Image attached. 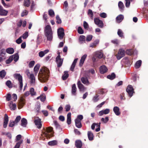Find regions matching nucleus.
I'll return each mask as SVG.
<instances>
[{
	"mask_svg": "<svg viewBox=\"0 0 148 148\" xmlns=\"http://www.w3.org/2000/svg\"><path fill=\"white\" fill-rule=\"evenodd\" d=\"M23 142V140H21L16 143V145L14 147V148H19L21 144Z\"/></svg>",
	"mask_w": 148,
	"mask_h": 148,
	"instance_id": "obj_38",
	"label": "nucleus"
},
{
	"mask_svg": "<svg viewBox=\"0 0 148 148\" xmlns=\"http://www.w3.org/2000/svg\"><path fill=\"white\" fill-rule=\"evenodd\" d=\"M13 76L18 81L19 88L20 90H21L23 86L22 76L19 73H15L14 75Z\"/></svg>",
	"mask_w": 148,
	"mask_h": 148,
	"instance_id": "obj_3",
	"label": "nucleus"
},
{
	"mask_svg": "<svg viewBox=\"0 0 148 148\" xmlns=\"http://www.w3.org/2000/svg\"><path fill=\"white\" fill-rule=\"evenodd\" d=\"M88 14L91 19H93L94 14L92 11L91 10L88 9Z\"/></svg>",
	"mask_w": 148,
	"mask_h": 148,
	"instance_id": "obj_33",
	"label": "nucleus"
},
{
	"mask_svg": "<svg viewBox=\"0 0 148 148\" xmlns=\"http://www.w3.org/2000/svg\"><path fill=\"white\" fill-rule=\"evenodd\" d=\"M6 84L9 88H10L12 87V84L10 80L7 81L6 82Z\"/></svg>",
	"mask_w": 148,
	"mask_h": 148,
	"instance_id": "obj_47",
	"label": "nucleus"
},
{
	"mask_svg": "<svg viewBox=\"0 0 148 148\" xmlns=\"http://www.w3.org/2000/svg\"><path fill=\"white\" fill-rule=\"evenodd\" d=\"M109 118L108 116L105 117V119L102 118L101 119V121L104 123H106L109 121Z\"/></svg>",
	"mask_w": 148,
	"mask_h": 148,
	"instance_id": "obj_43",
	"label": "nucleus"
},
{
	"mask_svg": "<svg viewBox=\"0 0 148 148\" xmlns=\"http://www.w3.org/2000/svg\"><path fill=\"white\" fill-rule=\"evenodd\" d=\"M118 6L119 8L121 9H123L124 7L123 3L121 1L119 2Z\"/></svg>",
	"mask_w": 148,
	"mask_h": 148,
	"instance_id": "obj_53",
	"label": "nucleus"
},
{
	"mask_svg": "<svg viewBox=\"0 0 148 148\" xmlns=\"http://www.w3.org/2000/svg\"><path fill=\"white\" fill-rule=\"evenodd\" d=\"M92 36L91 35H88L86 38V40L87 41H91L92 38Z\"/></svg>",
	"mask_w": 148,
	"mask_h": 148,
	"instance_id": "obj_57",
	"label": "nucleus"
},
{
	"mask_svg": "<svg viewBox=\"0 0 148 148\" xmlns=\"http://www.w3.org/2000/svg\"><path fill=\"white\" fill-rule=\"evenodd\" d=\"M77 84L80 91L84 92L86 89V88L81 83L80 81L77 82Z\"/></svg>",
	"mask_w": 148,
	"mask_h": 148,
	"instance_id": "obj_10",
	"label": "nucleus"
},
{
	"mask_svg": "<svg viewBox=\"0 0 148 148\" xmlns=\"http://www.w3.org/2000/svg\"><path fill=\"white\" fill-rule=\"evenodd\" d=\"M118 35L119 36L121 37H123V33L122 31L120 29H119L118 30L117 32Z\"/></svg>",
	"mask_w": 148,
	"mask_h": 148,
	"instance_id": "obj_42",
	"label": "nucleus"
},
{
	"mask_svg": "<svg viewBox=\"0 0 148 148\" xmlns=\"http://www.w3.org/2000/svg\"><path fill=\"white\" fill-rule=\"evenodd\" d=\"M35 62L34 61H32L29 62V67L30 68L32 67L34 65Z\"/></svg>",
	"mask_w": 148,
	"mask_h": 148,
	"instance_id": "obj_59",
	"label": "nucleus"
},
{
	"mask_svg": "<svg viewBox=\"0 0 148 148\" xmlns=\"http://www.w3.org/2000/svg\"><path fill=\"white\" fill-rule=\"evenodd\" d=\"M13 60L12 56H11L8 59L6 60L5 62L7 64H9Z\"/></svg>",
	"mask_w": 148,
	"mask_h": 148,
	"instance_id": "obj_46",
	"label": "nucleus"
},
{
	"mask_svg": "<svg viewBox=\"0 0 148 148\" xmlns=\"http://www.w3.org/2000/svg\"><path fill=\"white\" fill-rule=\"evenodd\" d=\"M15 124L14 121H10V123L9 124L8 126L9 127H13L14 125H15Z\"/></svg>",
	"mask_w": 148,
	"mask_h": 148,
	"instance_id": "obj_54",
	"label": "nucleus"
},
{
	"mask_svg": "<svg viewBox=\"0 0 148 148\" xmlns=\"http://www.w3.org/2000/svg\"><path fill=\"white\" fill-rule=\"evenodd\" d=\"M43 130L44 132L42 131V133L47 138H50L51 137H52V136L51 134H49V133L51 132L53 130V128L52 127H49L46 128V129L44 128Z\"/></svg>",
	"mask_w": 148,
	"mask_h": 148,
	"instance_id": "obj_4",
	"label": "nucleus"
},
{
	"mask_svg": "<svg viewBox=\"0 0 148 148\" xmlns=\"http://www.w3.org/2000/svg\"><path fill=\"white\" fill-rule=\"evenodd\" d=\"M119 108L117 106H115L114 107L113 110L116 115L117 116L119 115L121 113L119 111Z\"/></svg>",
	"mask_w": 148,
	"mask_h": 148,
	"instance_id": "obj_21",
	"label": "nucleus"
},
{
	"mask_svg": "<svg viewBox=\"0 0 148 148\" xmlns=\"http://www.w3.org/2000/svg\"><path fill=\"white\" fill-rule=\"evenodd\" d=\"M11 94L10 93L8 94L6 97V100L8 101H10L11 100Z\"/></svg>",
	"mask_w": 148,
	"mask_h": 148,
	"instance_id": "obj_60",
	"label": "nucleus"
},
{
	"mask_svg": "<svg viewBox=\"0 0 148 148\" xmlns=\"http://www.w3.org/2000/svg\"><path fill=\"white\" fill-rule=\"evenodd\" d=\"M65 110L66 112H68L71 109V106L69 104L66 105L65 107Z\"/></svg>",
	"mask_w": 148,
	"mask_h": 148,
	"instance_id": "obj_55",
	"label": "nucleus"
},
{
	"mask_svg": "<svg viewBox=\"0 0 148 148\" xmlns=\"http://www.w3.org/2000/svg\"><path fill=\"white\" fill-rule=\"evenodd\" d=\"M75 125L76 126L79 128H81L82 127V125L81 123V121L78 119L75 120Z\"/></svg>",
	"mask_w": 148,
	"mask_h": 148,
	"instance_id": "obj_22",
	"label": "nucleus"
},
{
	"mask_svg": "<svg viewBox=\"0 0 148 148\" xmlns=\"http://www.w3.org/2000/svg\"><path fill=\"white\" fill-rule=\"evenodd\" d=\"M44 33L47 40L52 41L53 38V32L50 25H47L45 27Z\"/></svg>",
	"mask_w": 148,
	"mask_h": 148,
	"instance_id": "obj_2",
	"label": "nucleus"
},
{
	"mask_svg": "<svg viewBox=\"0 0 148 148\" xmlns=\"http://www.w3.org/2000/svg\"><path fill=\"white\" fill-rule=\"evenodd\" d=\"M144 17L148 20V7L146 8L143 13Z\"/></svg>",
	"mask_w": 148,
	"mask_h": 148,
	"instance_id": "obj_36",
	"label": "nucleus"
},
{
	"mask_svg": "<svg viewBox=\"0 0 148 148\" xmlns=\"http://www.w3.org/2000/svg\"><path fill=\"white\" fill-rule=\"evenodd\" d=\"M94 22L97 25L98 27L100 28L103 27V24L102 21L100 20L97 18H94Z\"/></svg>",
	"mask_w": 148,
	"mask_h": 148,
	"instance_id": "obj_9",
	"label": "nucleus"
},
{
	"mask_svg": "<svg viewBox=\"0 0 148 148\" xmlns=\"http://www.w3.org/2000/svg\"><path fill=\"white\" fill-rule=\"evenodd\" d=\"M56 19L57 20V21L56 22V23L57 24H61V23L62 21L58 15H57L56 16Z\"/></svg>",
	"mask_w": 148,
	"mask_h": 148,
	"instance_id": "obj_48",
	"label": "nucleus"
},
{
	"mask_svg": "<svg viewBox=\"0 0 148 148\" xmlns=\"http://www.w3.org/2000/svg\"><path fill=\"white\" fill-rule=\"evenodd\" d=\"M9 106L11 110H15L16 108V105L13 103L12 101H10L9 103Z\"/></svg>",
	"mask_w": 148,
	"mask_h": 148,
	"instance_id": "obj_17",
	"label": "nucleus"
},
{
	"mask_svg": "<svg viewBox=\"0 0 148 148\" xmlns=\"http://www.w3.org/2000/svg\"><path fill=\"white\" fill-rule=\"evenodd\" d=\"M28 13V12L26 10H25L21 14V16L22 17H23L27 15V14Z\"/></svg>",
	"mask_w": 148,
	"mask_h": 148,
	"instance_id": "obj_58",
	"label": "nucleus"
},
{
	"mask_svg": "<svg viewBox=\"0 0 148 148\" xmlns=\"http://www.w3.org/2000/svg\"><path fill=\"white\" fill-rule=\"evenodd\" d=\"M8 12L3 9V7L0 5V15L2 16H6L8 14Z\"/></svg>",
	"mask_w": 148,
	"mask_h": 148,
	"instance_id": "obj_13",
	"label": "nucleus"
},
{
	"mask_svg": "<svg viewBox=\"0 0 148 148\" xmlns=\"http://www.w3.org/2000/svg\"><path fill=\"white\" fill-rule=\"evenodd\" d=\"M108 71L107 68L104 65L101 66L100 69V73L101 74H104L106 73Z\"/></svg>",
	"mask_w": 148,
	"mask_h": 148,
	"instance_id": "obj_16",
	"label": "nucleus"
},
{
	"mask_svg": "<svg viewBox=\"0 0 148 148\" xmlns=\"http://www.w3.org/2000/svg\"><path fill=\"white\" fill-rule=\"evenodd\" d=\"M83 26L85 29H87L89 28V25L88 23L85 21L84 22Z\"/></svg>",
	"mask_w": 148,
	"mask_h": 148,
	"instance_id": "obj_52",
	"label": "nucleus"
},
{
	"mask_svg": "<svg viewBox=\"0 0 148 148\" xmlns=\"http://www.w3.org/2000/svg\"><path fill=\"white\" fill-rule=\"evenodd\" d=\"M69 76L68 72L65 71L64 72V74L62 76V79L64 80H65L67 79Z\"/></svg>",
	"mask_w": 148,
	"mask_h": 148,
	"instance_id": "obj_26",
	"label": "nucleus"
},
{
	"mask_svg": "<svg viewBox=\"0 0 148 148\" xmlns=\"http://www.w3.org/2000/svg\"><path fill=\"white\" fill-rule=\"evenodd\" d=\"M57 141L56 140H53L48 142V144L50 146H54L56 145Z\"/></svg>",
	"mask_w": 148,
	"mask_h": 148,
	"instance_id": "obj_34",
	"label": "nucleus"
},
{
	"mask_svg": "<svg viewBox=\"0 0 148 148\" xmlns=\"http://www.w3.org/2000/svg\"><path fill=\"white\" fill-rule=\"evenodd\" d=\"M24 96L21 97L20 102L18 103V108L19 109L22 108L25 104V99L23 98Z\"/></svg>",
	"mask_w": 148,
	"mask_h": 148,
	"instance_id": "obj_11",
	"label": "nucleus"
},
{
	"mask_svg": "<svg viewBox=\"0 0 148 148\" xmlns=\"http://www.w3.org/2000/svg\"><path fill=\"white\" fill-rule=\"evenodd\" d=\"M49 70L47 68L44 67L41 69L38 75L39 80L41 83H45L48 80L49 77Z\"/></svg>",
	"mask_w": 148,
	"mask_h": 148,
	"instance_id": "obj_1",
	"label": "nucleus"
},
{
	"mask_svg": "<svg viewBox=\"0 0 148 148\" xmlns=\"http://www.w3.org/2000/svg\"><path fill=\"white\" fill-rule=\"evenodd\" d=\"M40 100L42 102L44 101L46 99V97L45 95H40Z\"/></svg>",
	"mask_w": 148,
	"mask_h": 148,
	"instance_id": "obj_61",
	"label": "nucleus"
},
{
	"mask_svg": "<svg viewBox=\"0 0 148 148\" xmlns=\"http://www.w3.org/2000/svg\"><path fill=\"white\" fill-rule=\"evenodd\" d=\"M6 73L4 70L0 71V77L3 78L6 75Z\"/></svg>",
	"mask_w": 148,
	"mask_h": 148,
	"instance_id": "obj_39",
	"label": "nucleus"
},
{
	"mask_svg": "<svg viewBox=\"0 0 148 148\" xmlns=\"http://www.w3.org/2000/svg\"><path fill=\"white\" fill-rule=\"evenodd\" d=\"M30 0H24L23 4L25 7H29L30 5Z\"/></svg>",
	"mask_w": 148,
	"mask_h": 148,
	"instance_id": "obj_28",
	"label": "nucleus"
},
{
	"mask_svg": "<svg viewBox=\"0 0 148 148\" xmlns=\"http://www.w3.org/2000/svg\"><path fill=\"white\" fill-rule=\"evenodd\" d=\"M125 51L122 49H120L117 55V58L118 60H120L125 55Z\"/></svg>",
	"mask_w": 148,
	"mask_h": 148,
	"instance_id": "obj_8",
	"label": "nucleus"
},
{
	"mask_svg": "<svg viewBox=\"0 0 148 148\" xmlns=\"http://www.w3.org/2000/svg\"><path fill=\"white\" fill-rule=\"evenodd\" d=\"M40 104H37V105L36 106V107L35 108V110L38 112H39L40 110Z\"/></svg>",
	"mask_w": 148,
	"mask_h": 148,
	"instance_id": "obj_51",
	"label": "nucleus"
},
{
	"mask_svg": "<svg viewBox=\"0 0 148 148\" xmlns=\"http://www.w3.org/2000/svg\"><path fill=\"white\" fill-rule=\"evenodd\" d=\"M81 80L83 84L86 85H89L91 84L88 81V78L86 76L82 77Z\"/></svg>",
	"mask_w": 148,
	"mask_h": 148,
	"instance_id": "obj_12",
	"label": "nucleus"
},
{
	"mask_svg": "<svg viewBox=\"0 0 148 148\" xmlns=\"http://www.w3.org/2000/svg\"><path fill=\"white\" fill-rule=\"evenodd\" d=\"M76 88L75 84H74L73 85L72 88L71 92L72 95H76Z\"/></svg>",
	"mask_w": 148,
	"mask_h": 148,
	"instance_id": "obj_24",
	"label": "nucleus"
},
{
	"mask_svg": "<svg viewBox=\"0 0 148 148\" xmlns=\"http://www.w3.org/2000/svg\"><path fill=\"white\" fill-rule=\"evenodd\" d=\"M54 123L56 126V128L57 129H60V125L58 123L57 121H54Z\"/></svg>",
	"mask_w": 148,
	"mask_h": 148,
	"instance_id": "obj_56",
	"label": "nucleus"
},
{
	"mask_svg": "<svg viewBox=\"0 0 148 148\" xmlns=\"http://www.w3.org/2000/svg\"><path fill=\"white\" fill-rule=\"evenodd\" d=\"M124 17L122 15H119L116 18V21L117 23H120L123 20Z\"/></svg>",
	"mask_w": 148,
	"mask_h": 148,
	"instance_id": "obj_25",
	"label": "nucleus"
},
{
	"mask_svg": "<svg viewBox=\"0 0 148 148\" xmlns=\"http://www.w3.org/2000/svg\"><path fill=\"white\" fill-rule=\"evenodd\" d=\"M77 32L78 33L80 34H82L84 33V31L81 27L80 26L78 27L77 29Z\"/></svg>",
	"mask_w": 148,
	"mask_h": 148,
	"instance_id": "obj_50",
	"label": "nucleus"
},
{
	"mask_svg": "<svg viewBox=\"0 0 148 148\" xmlns=\"http://www.w3.org/2000/svg\"><path fill=\"white\" fill-rule=\"evenodd\" d=\"M40 67V65L39 64H36L34 68V71H38Z\"/></svg>",
	"mask_w": 148,
	"mask_h": 148,
	"instance_id": "obj_49",
	"label": "nucleus"
},
{
	"mask_svg": "<svg viewBox=\"0 0 148 148\" xmlns=\"http://www.w3.org/2000/svg\"><path fill=\"white\" fill-rule=\"evenodd\" d=\"M28 36V33L27 32H25L23 35L22 37L23 38L25 39H26L27 38Z\"/></svg>",
	"mask_w": 148,
	"mask_h": 148,
	"instance_id": "obj_62",
	"label": "nucleus"
},
{
	"mask_svg": "<svg viewBox=\"0 0 148 148\" xmlns=\"http://www.w3.org/2000/svg\"><path fill=\"white\" fill-rule=\"evenodd\" d=\"M29 92L31 94V95L34 96L36 95V93L34 91V89L33 88H30Z\"/></svg>",
	"mask_w": 148,
	"mask_h": 148,
	"instance_id": "obj_44",
	"label": "nucleus"
},
{
	"mask_svg": "<svg viewBox=\"0 0 148 148\" xmlns=\"http://www.w3.org/2000/svg\"><path fill=\"white\" fill-rule=\"evenodd\" d=\"M21 125L23 127H26L27 124V122L26 119L25 118H23L21 120Z\"/></svg>",
	"mask_w": 148,
	"mask_h": 148,
	"instance_id": "obj_20",
	"label": "nucleus"
},
{
	"mask_svg": "<svg viewBox=\"0 0 148 148\" xmlns=\"http://www.w3.org/2000/svg\"><path fill=\"white\" fill-rule=\"evenodd\" d=\"M142 64V61L139 60L136 62L135 64V67L136 69H138L140 66Z\"/></svg>",
	"mask_w": 148,
	"mask_h": 148,
	"instance_id": "obj_32",
	"label": "nucleus"
},
{
	"mask_svg": "<svg viewBox=\"0 0 148 148\" xmlns=\"http://www.w3.org/2000/svg\"><path fill=\"white\" fill-rule=\"evenodd\" d=\"M34 123L38 128L40 129L41 127L42 124L41 123V119H39L35 120Z\"/></svg>",
	"mask_w": 148,
	"mask_h": 148,
	"instance_id": "obj_15",
	"label": "nucleus"
},
{
	"mask_svg": "<svg viewBox=\"0 0 148 148\" xmlns=\"http://www.w3.org/2000/svg\"><path fill=\"white\" fill-rule=\"evenodd\" d=\"M116 75L114 73H112L110 75H108L107 76V78L110 80H113L115 78Z\"/></svg>",
	"mask_w": 148,
	"mask_h": 148,
	"instance_id": "obj_30",
	"label": "nucleus"
},
{
	"mask_svg": "<svg viewBox=\"0 0 148 148\" xmlns=\"http://www.w3.org/2000/svg\"><path fill=\"white\" fill-rule=\"evenodd\" d=\"M29 78L30 79V83L32 84H35V78L34 74L33 73L31 74Z\"/></svg>",
	"mask_w": 148,
	"mask_h": 148,
	"instance_id": "obj_19",
	"label": "nucleus"
},
{
	"mask_svg": "<svg viewBox=\"0 0 148 148\" xmlns=\"http://www.w3.org/2000/svg\"><path fill=\"white\" fill-rule=\"evenodd\" d=\"M12 56L13 60H14L15 62H17L19 58V56L18 54L16 53Z\"/></svg>",
	"mask_w": 148,
	"mask_h": 148,
	"instance_id": "obj_35",
	"label": "nucleus"
},
{
	"mask_svg": "<svg viewBox=\"0 0 148 148\" xmlns=\"http://www.w3.org/2000/svg\"><path fill=\"white\" fill-rule=\"evenodd\" d=\"M35 5V4L34 2V1H31V10H32L33 9V8Z\"/></svg>",
	"mask_w": 148,
	"mask_h": 148,
	"instance_id": "obj_63",
	"label": "nucleus"
},
{
	"mask_svg": "<svg viewBox=\"0 0 148 148\" xmlns=\"http://www.w3.org/2000/svg\"><path fill=\"white\" fill-rule=\"evenodd\" d=\"M75 145L77 148H81L82 146V142L80 140H77L76 141Z\"/></svg>",
	"mask_w": 148,
	"mask_h": 148,
	"instance_id": "obj_23",
	"label": "nucleus"
},
{
	"mask_svg": "<svg viewBox=\"0 0 148 148\" xmlns=\"http://www.w3.org/2000/svg\"><path fill=\"white\" fill-rule=\"evenodd\" d=\"M99 95L96 94L95 96H94L93 98V100L94 102H96L98 101L99 100Z\"/></svg>",
	"mask_w": 148,
	"mask_h": 148,
	"instance_id": "obj_40",
	"label": "nucleus"
},
{
	"mask_svg": "<svg viewBox=\"0 0 148 148\" xmlns=\"http://www.w3.org/2000/svg\"><path fill=\"white\" fill-rule=\"evenodd\" d=\"M126 54L129 55H131L133 53V50L132 49H127L126 51Z\"/></svg>",
	"mask_w": 148,
	"mask_h": 148,
	"instance_id": "obj_45",
	"label": "nucleus"
},
{
	"mask_svg": "<svg viewBox=\"0 0 148 148\" xmlns=\"http://www.w3.org/2000/svg\"><path fill=\"white\" fill-rule=\"evenodd\" d=\"M87 56L86 54H84L82 56L79 62V65L80 66H81L83 65Z\"/></svg>",
	"mask_w": 148,
	"mask_h": 148,
	"instance_id": "obj_18",
	"label": "nucleus"
},
{
	"mask_svg": "<svg viewBox=\"0 0 148 148\" xmlns=\"http://www.w3.org/2000/svg\"><path fill=\"white\" fill-rule=\"evenodd\" d=\"M14 49L12 48H8L6 49V52L9 54H12L14 53Z\"/></svg>",
	"mask_w": 148,
	"mask_h": 148,
	"instance_id": "obj_31",
	"label": "nucleus"
},
{
	"mask_svg": "<svg viewBox=\"0 0 148 148\" xmlns=\"http://www.w3.org/2000/svg\"><path fill=\"white\" fill-rule=\"evenodd\" d=\"M88 136L89 140H92L93 139L94 136L93 133L91 131L88 132Z\"/></svg>",
	"mask_w": 148,
	"mask_h": 148,
	"instance_id": "obj_27",
	"label": "nucleus"
},
{
	"mask_svg": "<svg viewBox=\"0 0 148 148\" xmlns=\"http://www.w3.org/2000/svg\"><path fill=\"white\" fill-rule=\"evenodd\" d=\"M126 91L130 97H132L133 93L134 92V89L132 86L131 85H129L127 86L126 89Z\"/></svg>",
	"mask_w": 148,
	"mask_h": 148,
	"instance_id": "obj_7",
	"label": "nucleus"
},
{
	"mask_svg": "<svg viewBox=\"0 0 148 148\" xmlns=\"http://www.w3.org/2000/svg\"><path fill=\"white\" fill-rule=\"evenodd\" d=\"M100 16L101 17L104 18L106 17L107 16L106 14L104 12L101 13L100 14Z\"/></svg>",
	"mask_w": 148,
	"mask_h": 148,
	"instance_id": "obj_64",
	"label": "nucleus"
},
{
	"mask_svg": "<svg viewBox=\"0 0 148 148\" xmlns=\"http://www.w3.org/2000/svg\"><path fill=\"white\" fill-rule=\"evenodd\" d=\"M103 56V54L101 52L98 51L96 52L95 53V57L98 58H101Z\"/></svg>",
	"mask_w": 148,
	"mask_h": 148,
	"instance_id": "obj_29",
	"label": "nucleus"
},
{
	"mask_svg": "<svg viewBox=\"0 0 148 148\" xmlns=\"http://www.w3.org/2000/svg\"><path fill=\"white\" fill-rule=\"evenodd\" d=\"M49 14L51 17H53L54 16L55 13L54 11L52 9H50L48 11Z\"/></svg>",
	"mask_w": 148,
	"mask_h": 148,
	"instance_id": "obj_41",
	"label": "nucleus"
},
{
	"mask_svg": "<svg viewBox=\"0 0 148 148\" xmlns=\"http://www.w3.org/2000/svg\"><path fill=\"white\" fill-rule=\"evenodd\" d=\"M21 117L20 116H17L16 118L15 121H14L15 125H17L18 123L21 120Z\"/></svg>",
	"mask_w": 148,
	"mask_h": 148,
	"instance_id": "obj_37",
	"label": "nucleus"
},
{
	"mask_svg": "<svg viewBox=\"0 0 148 148\" xmlns=\"http://www.w3.org/2000/svg\"><path fill=\"white\" fill-rule=\"evenodd\" d=\"M58 35L59 38L62 39L65 35L64 29L62 28H60L58 29Z\"/></svg>",
	"mask_w": 148,
	"mask_h": 148,
	"instance_id": "obj_5",
	"label": "nucleus"
},
{
	"mask_svg": "<svg viewBox=\"0 0 148 148\" xmlns=\"http://www.w3.org/2000/svg\"><path fill=\"white\" fill-rule=\"evenodd\" d=\"M8 121V115L5 114L4 118V122L3 124V127L4 128H6Z\"/></svg>",
	"mask_w": 148,
	"mask_h": 148,
	"instance_id": "obj_14",
	"label": "nucleus"
},
{
	"mask_svg": "<svg viewBox=\"0 0 148 148\" xmlns=\"http://www.w3.org/2000/svg\"><path fill=\"white\" fill-rule=\"evenodd\" d=\"M63 61L62 58H61L60 55L58 56L56 58V61L58 67H60L62 65Z\"/></svg>",
	"mask_w": 148,
	"mask_h": 148,
	"instance_id": "obj_6",
	"label": "nucleus"
}]
</instances>
